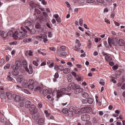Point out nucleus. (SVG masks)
Instances as JSON below:
<instances>
[{"instance_id": "c756f323", "label": "nucleus", "mask_w": 125, "mask_h": 125, "mask_svg": "<svg viewBox=\"0 0 125 125\" xmlns=\"http://www.w3.org/2000/svg\"><path fill=\"white\" fill-rule=\"evenodd\" d=\"M12 75L15 76H16L19 74V72L17 70H14L12 72Z\"/></svg>"}, {"instance_id": "680f3d73", "label": "nucleus", "mask_w": 125, "mask_h": 125, "mask_svg": "<svg viewBox=\"0 0 125 125\" xmlns=\"http://www.w3.org/2000/svg\"><path fill=\"white\" fill-rule=\"evenodd\" d=\"M44 113L47 116H48L50 115V114L46 110L44 111Z\"/></svg>"}, {"instance_id": "aec40b11", "label": "nucleus", "mask_w": 125, "mask_h": 125, "mask_svg": "<svg viewBox=\"0 0 125 125\" xmlns=\"http://www.w3.org/2000/svg\"><path fill=\"white\" fill-rule=\"evenodd\" d=\"M23 24L26 26H29L32 24V22L29 20H26L24 23Z\"/></svg>"}, {"instance_id": "c03bdc74", "label": "nucleus", "mask_w": 125, "mask_h": 125, "mask_svg": "<svg viewBox=\"0 0 125 125\" xmlns=\"http://www.w3.org/2000/svg\"><path fill=\"white\" fill-rule=\"evenodd\" d=\"M58 69L59 70L61 71H62V70H63L64 69V67L62 66H58Z\"/></svg>"}, {"instance_id": "37998d69", "label": "nucleus", "mask_w": 125, "mask_h": 125, "mask_svg": "<svg viewBox=\"0 0 125 125\" xmlns=\"http://www.w3.org/2000/svg\"><path fill=\"white\" fill-rule=\"evenodd\" d=\"M38 53L40 54H42L43 55L45 56L46 55V53L42 52L40 50H38L37 51Z\"/></svg>"}, {"instance_id": "864d4df0", "label": "nucleus", "mask_w": 125, "mask_h": 125, "mask_svg": "<svg viewBox=\"0 0 125 125\" xmlns=\"http://www.w3.org/2000/svg\"><path fill=\"white\" fill-rule=\"evenodd\" d=\"M118 65H116L113 66L112 67V68L114 70H116L118 69Z\"/></svg>"}, {"instance_id": "bf43d9fd", "label": "nucleus", "mask_w": 125, "mask_h": 125, "mask_svg": "<svg viewBox=\"0 0 125 125\" xmlns=\"http://www.w3.org/2000/svg\"><path fill=\"white\" fill-rule=\"evenodd\" d=\"M95 0H87L86 1L88 3H90L94 2Z\"/></svg>"}, {"instance_id": "69168bd1", "label": "nucleus", "mask_w": 125, "mask_h": 125, "mask_svg": "<svg viewBox=\"0 0 125 125\" xmlns=\"http://www.w3.org/2000/svg\"><path fill=\"white\" fill-rule=\"evenodd\" d=\"M82 102L84 104H87L88 103L87 100L83 99L82 101Z\"/></svg>"}, {"instance_id": "cd10ccee", "label": "nucleus", "mask_w": 125, "mask_h": 125, "mask_svg": "<svg viewBox=\"0 0 125 125\" xmlns=\"http://www.w3.org/2000/svg\"><path fill=\"white\" fill-rule=\"evenodd\" d=\"M105 60L107 61H111L112 59L111 57L108 56V55H106V56H105Z\"/></svg>"}, {"instance_id": "7c9ffc66", "label": "nucleus", "mask_w": 125, "mask_h": 125, "mask_svg": "<svg viewBox=\"0 0 125 125\" xmlns=\"http://www.w3.org/2000/svg\"><path fill=\"white\" fill-rule=\"evenodd\" d=\"M85 109L87 113L90 112L92 111V109L91 107L86 106L85 107Z\"/></svg>"}, {"instance_id": "603ef678", "label": "nucleus", "mask_w": 125, "mask_h": 125, "mask_svg": "<svg viewBox=\"0 0 125 125\" xmlns=\"http://www.w3.org/2000/svg\"><path fill=\"white\" fill-rule=\"evenodd\" d=\"M79 24L81 26H82L83 25V20L81 19H80L79 20Z\"/></svg>"}, {"instance_id": "423d86ee", "label": "nucleus", "mask_w": 125, "mask_h": 125, "mask_svg": "<svg viewBox=\"0 0 125 125\" xmlns=\"http://www.w3.org/2000/svg\"><path fill=\"white\" fill-rule=\"evenodd\" d=\"M90 116L87 114L84 115L82 116L81 117V120L84 121H89L90 119Z\"/></svg>"}, {"instance_id": "6e6d98bb", "label": "nucleus", "mask_w": 125, "mask_h": 125, "mask_svg": "<svg viewBox=\"0 0 125 125\" xmlns=\"http://www.w3.org/2000/svg\"><path fill=\"white\" fill-rule=\"evenodd\" d=\"M57 90H55L53 91L52 92V94L53 95H55L56 94L57 95ZM57 96V95H56Z\"/></svg>"}, {"instance_id": "0eeeda50", "label": "nucleus", "mask_w": 125, "mask_h": 125, "mask_svg": "<svg viewBox=\"0 0 125 125\" xmlns=\"http://www.w3.org/2000/svg\"><path fill=\"white\" fill-rule=\"evenodd\" d=\"M25 79L22 75H20L16 79V81L17 82L21 83L23 82V81H25Z\"/></svg>"}, {"instance_id": "2f4dec72", "label": "nucleus", "mask_w": 125, "mask_h": 125, "mask_svg": "<svg viewBox=\"0 0 125 125\" xmlns=\"http://www.w3.org/2000/svg\"><path fill=\"white\" fill-rule=\"evenodd\" d=\"M88 103L89 104H91L92 103L93 101V100L92 98H89L87 99Z\"/></svg>"}, {"instance_id": "de8ad7c7", "label": "nucleus", "mask_w": 125, "mask_h": 125, "mask_svg": "<svg viewBox=\"0 0 125 125\" xmlns=\"http://www.w3.org/2000/svg\"><path fill=\"white\" fill-rule=\"evenodd\" d=\"M48 36L49 38H51L52 37V32L49 31L48 33Z\"/></svg>"}, {"instance_id": "5fc2aeb1", "label": "nucleus", "mask_w": 125, "mask_h": 125, "mask_svg": "<svg viewBox=\"0 0 125 125\" xmlns=\"http://www.w3.org/2000/svg\"><path fill=\"white\" fill-rule=\"evenodd\" d=\"M28 54L30 56H33L32 52L31 50H30L29 51H28Z\"/></svg>"}, {"instance_id": "58836bf2", "label": "nucleus", "mask_w": 125, "mask_h": 125, "mask_svg": "<svg viewBox=\"0 0 125 125\" xmlns=\"http://www.w3.org/2000/svg\"><path fill=\"white\" fill-rule=\"evenodd\" d=\"M21 91L25 93L28 94H30V92H29L28 90L26 89H21Z\"/></svg>"}, {"instance_id": "a18cd8bd", "label": "nucleus", "mask_w": 125, "mask_h": 125, "mask_svg": "<svg viewBox=\"0 0 125 125\" xmlns=\"http://www.w3.org/2000/svg\"><path fill=\"white\" fill-rule=\"evenodd\" d=\"M18 67L17 65H14L13 66H12V69L14 70H16L18 69Z\"/></svg>"}, {"instance_id": "ddd939ff", "label": "nucleus", "mask_w": 125, "mask_h": 125, "mask_svg": "<svg viewBox=\"0 0 125 125\" xmlns=\"http://www.w3.org/2000/svg\"><path fill=\"white\" fill-rule=\"evenodd\" d=\"M0 32V36L1 35L2 37H6L8 35V33L7 32L1 31Z\"/></svg>"}, {"instance_id": "09e8293b", "label": "nucleus", "mask_w": 125, "mask_h": 125, "mask_svg": "<svg viewBox=\"0 0 125 125\" xmlns=\"http://www.w3.org/2000/svg\"><path fill=\"white\" fill-rule=\"evenodd\" d=\"M33 63L34 65L36 66H38L39 65L38 62L35 61H33Z\"/></svg>"}, {"instance_id": "4c0bfd02", "label": "nucleus", "mask_w": 125, "mask_h": 125, "mask_svg": "<svg viewBox=\"0 0 125 125\" xmlns=\"http://www.w3.org/2000/svg\"><path fill=\"white\" fill-rule=\"evenodd\" d=\"M75 108L73 106H71L69 108V111L70 112H72L74 111Z\"/></svg>"}, {"instance_id": "0e129e2a", "label": "nucleus", "mask_w": 125, "mask_h": 125, "mask_svg": "<svg viewBox=\"0 0 125 125\" xmlns=\"http://www.w3.org/2000/svg\"><path fill=\"white\" fill-rule=\"evenodd\" d=\"M53 17L54 18H55L56 19L59 17V15L57 14L54 15Z\"/></svg>"}, {"instance_id": "3c124183", "label": "nucleus", "mask_w": 125, "mask_h": 125, "mask_svg": "<svg viewBox=\"0 0 125 125\" xmlns=\"http://www.w3.org/2000/svg\"><path fill=\"white\" fill-rule=\"evenodd\" d=\"M97 2L100 3H103L104 2V0H96Z\"/></svg>"}, {"instance_id": "39448f33", "label": "nucleus", "mask_w": 125, "mask_h": 125, "mask_svg": "<svg viewBox=\"0 0 125 125\" xmlns=\"http://www.w3.org/2000/svg\"><path fill=\"white\" fill-rule=\"evenodd\" d=\"M29 84L28 87L29 89H33L35 86L34 82L32 79H30L29 81Z\"/></svg>"}, {"instance_id": "1a4fd4ad", "label": "nucleus", "mask_w": 125, "mask_h": 125, "mask_svg": "<svg viewBox=\"0 0 125 125\" xmlns=\"http://www.w3.org/2000/svg\"><path fill=\"white\" fill-rule=\"evenodd\" d=\"M76 86V85L75 83L72 82L69 84L68 88L70 90L72 89L75 88Z\"/></svg>"}, {"instance_id": "8fccbe9b", "label": "nucleus", "mask_w": 125, "mask_h": 125, "mask_svg": "<svg viewBox=\"0 0 125 125\" xmlns=\"http://www.w3.org/2000/svg\"><path fill=\"white\" fill-rule=\"evenodd\" d=\"M80 49L81 48H80L76 46H75L74 48V50L77 51H79Z\"/></svg>"}, {"instance_id": "f704fd0d", "label": "nucleus", "mask_w": 125, "mask_h": 125, "mask_svg": "<svg viewBox=\"0 0 125 125\" xmlns=\"http://www.w3.org/2000/svg\"><path fill=\"white\" fill-rule=\"evenodd\" d=\"M31 39L30 38H25L24 40L23 41L24 42L29 43L31 42Z\"/></svg>"}, {"instance_id": "412c9836", "label": "nucleus", "mask_w": 125, "mask_h": 125, "mask_svg": "<svg viewBox=\"0 0 125 125\" xmlns=\"http://www.w3.org/2000/svg\"><path fill=\"white\" fill-rule=\"evenodd\" d=\"M7 96L8 99L10 100L12 99V95L10 93L7 92L6 93V97Z\"/></svg>"}, {"instance_id": "473e14b6", "label": "nucleus", "mask_w": 125, "mask_h": 125, "mask_svg": "<svg viewBox=\"0 0 125 125\" xmlns=\"http://www.w3.org/2000/svg\"><path fill=\"white\" fill-rule=\"evenodd\" d=\"M23 64L24 68L25 69L27 67L28 64L27 61L25 60H24L23 61Z\"/></svg>"}, {"instance_id": "79ce46f5", "label": "nucleus", "mask_w": 125, "mask_h": 125, "mask_svg": "<svg viewBox=\"0 0 125 125\" xmlns=\"http://www.w3.org/2000/svg\"><path fill=\"white\" fill-rule=\"evenodd\" d=\"M88 43L87 44V47L89 48H90L92 46V43L90 40H89L88 41Z\"/></svg>"}, {"instance_id": "bb28decb", "label": "nucleus", "mask_w": 125, "mask_h": 125, "mask_svg": "<svg viewBox=\"0 0 125 125\" xmlns=\"http://www.w3.org/2000/svg\"><path fill=\"white\" fill-rule=\"evenodd\" d=\"M74 112L76 114L78 115H80L81 114L80 109H75L74 111Z\"/></svg>"}, {"instance_id": "7ed1b4c3", "label": "nucleus", "mask_w": 125, "mask_h": 125, "mask_svg": "<svg viewBox=\"0 0 125 125\" xmlns=\"http://www.w3.org/2000/svg\"><path fill=\"white\" fill-rule=\"evenodd\" d=\"M66 90L65 88H62L59 90H57V97L59 98L62 96L63 95L66 94Z\"/></svg>"}, {"instance_id": "f8f14e48", "label": "nucleus", "mask_w": 125, "mask_h": 125, "mask_svg": "<svg viewBox=\"0 0 125 125\" xmlns=\"http://www.w3.org/2000/svg\"><path fill=\"white\" fill-rule=\"evenodd\" d=\"M15 64L19 67H21L22 66V63L21 61L19 60H17L15 62Z\"/></svg>"}, {"instance_id": "c9c22d12", "label": "nucleus", "mask_w": 125, "mask_h": 125, "mask_svg": "<svg viewBox=\"0 0 125 125\" xmlns=\"http://www.w3.org/2000/svg\"><path fill=\"white\" fill-rule=\"evenodd\" d=\"M81 114L82 113H85L86 112L85 107H83L80 109Z\"/></svg>"}, {"instance_id": "4d7b16f0", "label": "nucleus", "mask_w": 125, "mask_h": 125, "mask_svg": "<svg viewBox=\"0 0 125 125\" xmlns=\"http://www.w3.org/2000/svg\"><path fill=\"white\" fill-rule=\"evenodd\" d=\"M0 122L2 123H3L4 122V119L3 117H1L0 118Z\"/></svg>"}, {"instance_id": "4468645a", "label": "nucleus", "mask_w": 125, "mask_h": 125, "mask_svg": "<svg viewBox=\"0 0 125 125\" xmlns=\"http://www.w3.org/2000/svg\"><path fill=\"white\" fill-rule=\"evenodd\" d=\"M41 38L43 40V41L44 43L46 42L48 40L47 39V36L46 34H41Z\"/></svg>"}, {"instance_id": "f3484780", "label": "nucleus", "mask_w": 125, "mask_h": 125, "mask_svg": "<svg viewBox=\"0 0 125 125\" xmlns=\"http://www.w3.org/2000/svg\"><path fill=\"white\" fill-rule=\"evenodd\" d=\"M21 97L20 95H16L15 97V101L17 102L20 101L21 100Z\"/></svg>"}, {"instance_id": "dca6fc26", "label": "nucleus", "mask_w": 125, "mask_h": 125, "mask_svg": "<svg viewBox=\"0 0 125 125\" xmlns=\"http://www.w3.org/2000/svg\"><path fill=\"white\" fill-rule=\"evenodd\" d=\"M0 97L2 99H5L6 98V93L2 91L0 94Z\"/></svg>"}, {"instance_id": "6ab92c4d", "label": "nucleus", "mask_w": 125, "mask_h": 125, "mask_svg": "<svg viewBox=\"0 0 125 125\" xmlns=\"http://www.w3.org/2000/svg\"><path fill=\"white\" fill-rule=\"evenodd\" d=\"M118 44L120 46H123L124 44V41L122 39H120L118 41Z\"/></svg>"}, {"instance_id": "b1692460", "label": "nucleus", "mask_w": 125, "mask_h": 125, "mask_svg": "<svg viewBox=\"0 0 125 125\" xmlns=\"http://www.w3.org/2000/svg\"><path fill=\"white\" fill-rule=\"evenodd\" d=\"M44 122V119L42 118H40L38 120V123L39 125L42 124Z\"/></svg>"}, {"instance_id": "5701e85b", "label": "nucleus", "mask_w": 125, "mask_h": 125, "mask_svg": "<svg viewBox=\"0 0 125 125\" xmlns=\"http://www.w3.org/2000/svg\"><path fill=\"white\" fill-rule=\"evenodd\" d=\"M58 73L57 72L55 73L54 75V78L53 79V81L54 82H56L57 81V79L59 77Z\"/></svg>"}, {"instance_id": "f03ea898", "label": "nucleus", "mask_w": 125, "mask_h": 125, "mask_svg": "<svg viewBox=\"0 0 125 125\" xmlns=\"http://www.w3.org/2000/svg\"><path fill=\"white\" fill-rule=\"evenodd\" d=\"M35 108V107L33 105H31L29 107V110L31 114L33 115V117H34V118L36 119L37 118V117H35V116H38V115L37 113V110Z\"/></svg>"}, {"instance_id": "052dcab7", "label": "nucleus", "mask_w": 125, "mask_h": 125, "mask_svg": "<svg viewBox=\"0 0 125 125\" xmlns=\"http://www.w3.org/2000/svg\"><path fill=\"white\" fill-rule=\"evenodd\" d=\"M41 2L44 5H46L47 4V2L45 1V0H42Z\"/></svg>"}, {"instance_id": "f257e3e1", "label": "nucleus", "mask_w": 125, "mask_h": 125, "mask_svg": "<svg viewBox=\"0 0 125 125\" xmlns=\"http://www.w3.org/2000/svg\"><path fill=\"white\" fill-rule=\"evenodd\" d=\"M20 28L23 32L18 30L16 31L13 33V37L15 40L21 39L22 38L25 37V33H27V31H25V29L23 27H21Z\"/></svg>"}, {"instance_id": "a211bd4d", "label": "nucleus", "mask_w": 125, "mask_h": 125, "mask_svg": "<svg viewBox=\"0 0 125 125\" xmlns=\"http://www.w3.org/2000/svg\"><path fill=\"white\" fill-rule=\"evenodd\" d=\"M30 5L32 8H34L36 7V5L35 2L33 1H31L30 2Z\"/></svg>"}, {"instance_id": "e433bc0d", "label": "nucleus", "mask_w": 125, "mask_h": 125, "mask_svg": "<svg viewBox=\"0 0 125 125\" xmlns=\"http://www.w3.org/2000/svg\"><path fill=\"white\" fill-rule=\"evenodd\" d=\"M48 93V90L46 89H45L43 91V94L44 96L46 95Z\"/></svg>"}, {"instance_id": "ea45409f", "label": "nucleus", "mask_w": 125, "mask_h": 125, "mask_svg": "<svg viewBox=\"0 0 125 125\" xmlns=\"http://www.w3.org/2000/svg\"><path fill=\"white\" fill-rule=\"evenodd\" d=\"M10 64L9 63L7 64L4 67V69H8L9 68Z\"/></svg>"}, {"instance_id": "4be33fe9", "label": "nucleus", "mask_w": 125, "mask_h": 125, "mask_svg": "<svg viewBox=\"0 0 125 125\" xmlns=\"http://www.w3.org/2000/svg\"><path fill=\"white\" fill-rule=\"evenodd\" d=\"M82 96L85 98H87L89 96L88 94L85 92H82Z\"/></svg>"}, {"instance_id": "393cba45", "label": "nucleus", "mask_w": 125, "mask_h": 125, "mask_svg": "<svg viewBox=\"0 0 125 125\" xmlns=\"http://www.w3.org/2000/svg\"><path fill=\"white\" fill-rule=\"evenodd\" d=\"M63 72L65 74H67L70 72V70L69 68H66L64 69Z\"/></svg>"}, {"instance_id": "a878e982", "label": "nucleus", "mask_w": 125, "mask_h": 125, "mask_svg": "<svg viewBox=\"0 0 125 125\" xmlns=\"http://www.w3.org/2000/svg\"><path fill=\"white\" fill-rule=\"evenodd\" d=\"M35 27L37 29H40L41 31H43V29L41 27V26L39 24H37L35 25Z\"/></svg>"}, {"instance_id": "20e7f679", "label": "nucleus", "mask_w": 125, "mask_h": 125, "mask_svg": "<svg viewBox=\"0 0 125 125\" xmlns=\"http://www.w3.org/2000/svg\"><path fill=\"white\" fill-rule=\"evenodd\" d=\"M118 40L117 37H111L110 38H108V42L110 43V45H112V44H115L117 43Z\"/></svg>"}, {"instance_id": "49530a36", "label": "nucleus", "mask_w": 125, "mask_h": 125, "mask_svg": "<svg viewBox=\"0 0 125 125\" xmlns=\"http://www.w3.org/2000/svg\"><path fill=\"white\" fill-rule=\"evenodd\" d=\"M6 78L8 80H9V81H12L13 80V79L12 78L9 76H7Z\"/></svg>"}, {"instance_id": "2eb2a0df", "label": "nucleus", "mask_w": 125, "mask_h": 125, "mask_svg": "<svg viewBox=\"0 0 125 125\" xmlns=\"http://www.w3.org/2000/svg\"><path fill=\"white\" fill-rule=\"evenodd\" d=\"M22 87H26L28 86V83L27 81L25 79V81H23V82L21 83Z\"/></svg>"}, {"instance_id": "c85d7f7f", "label": "nucleus", "mask_w": 125, "mask_h": 125, "mask_svg": "<svg viewBox=\"0 0 125 125\" xmlns=\"http://www.w3.org/2000/svg\"><path fill=\"white\" fill-rule=\"evenodd\" d=\"M104 45L107 48H109L111 47L112 46L110 45V43L108 41V42L106 41L104 42Z\"/></svg>"}, {"instance_id": "774afa93", "label": "nucleus", "mask_w": 125, "mask_h": 125, "mask_svg": "<svg viewBox=\"0 0 125 125\" xmlns=\"http://www.w3.org/2000/svg\"><path fill=\"white\" fill-rule=\"evenodd\" d=\"M115 16V15L114 14L113 12H111L110 15L111 18H114Z\"/></svg>"}, {"instance_id": "e2e57ef3", "label": "nucleus", "mask_w": 125, "mask_h": 125, "mask_svg": "<svg viewBox=\"0 0 125 125\" xmlns=\"http://www.w3.org/2000/svg\"><path fill=\"white\" fill-rule=\"evenodd\" d=\"M8 35H11L13 33V31L12 30H10L8 32Z\"/></svg>"}, {"instance_id": "a19ab883", "label": "nucleus", "mask_w": 125, "mask_h": 125, "mask_svg": "<svg viewBox=\"0 0 125 125\" xmlns=\"http://www.w3.org/2000/svg\"><path fill=\"white\" fill-rule=\"evenodd\" d=\"M66 50V47L63 46H61L60 47V50H59L60 51H65Z\"/></svg>"}, {"instance_id": "6e6552de", "label": "nucleus", "mask_w": 125, "mask_h": 125, "mask_svg": "<svg viewBox=\"0 0 125 125\" xmlns=\"http://www.w3.org/2000/svg\"><path fill=\"white\" fill-rule=\"evenodd\" d=\"M25 71L29 74H32L33 72V70L32 66L30 65L29 66V68L28 67L25 69Z\"/></svg>"}, {"instance_id": "9b49d317", "label": "nucleus", "mask_w": 125, "mask_h": 125, "mask_svg": "<svg viewBox=\"0 0 125 125\" xmlns=\"http://www.w3.org/2000/svg\"><path fill=\"white\" fill-rule=\"evenodd\" d=\"M61 52L60 51L58 50L57 52V53L59 55L60 57L65 56L67 55V53L66 52Z\"/></svg>"}, {"instance_id": "9d476101", "label": "nucleus", "mask_w": 125, "mask_h": 125, "mask_svg": "<svg viewBox=\"0 0 125 125\" xmlns=\"http://www.w3.org/2000/svg\"><path fill=\"white\" fill-rule=\"evenodd\" d=\"M83 89L80 87H79L75 89L74 93L76 94L81 93L83 91Z\"/></svg>"}, {"instance_id": "338daca9", "label": "nucleus", "mask_w": 125, "mask_h": 125, "mask_svg": "<svg viewBox=\"0 0 125 125\" xmlns=\"http://www.w3.org/2000/svg\"><path fill=\"white\" fill-rule=\"evenodd\" d=\"M41 88V87L39 86L37 87L36 88H35L34 89V91H38Z\"/></svg>"}, {"instance_id": "13d9d810", "label": "nucleus", "mask_w": 125, "mask_h": 125, "mask_svg": "<svg viewBox=\"0 0 125 125\" xmlns=\"http://www.w3.org/2000/svg\"><path fill=\"white\" fill-rule=\"evenodd\" d=\"M67 79L69 82H71L72 80V78L70 76H68L67 78Z\"/></svg>"}, {"instance_id": "72a5a7b5", "label": "nucleus", "mask_w": 125, "mask_h": 125, "mask_svg": "<svg viewBox=\"0 0 125 125\" xmlns=\"http://www.w3.org/2000/svg\"><path fill=\"white\" fill-rule=\"evenodd\" d=\"M31 103L30 101H26L25 104V107L27 108H28L29 107V105H30Z\"/></svg>"}]
</instances>
